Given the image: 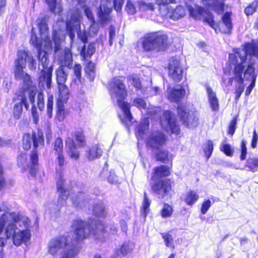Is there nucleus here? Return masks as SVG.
<instances>
[{
	"mask_svg": "<svg viewBox=\"0 0 258 258\" xmlns=\"http://www.w3.org/2000/svg\"><path fill=\"white\" fill-rule=\"evenodd\" d=\"M167 41V35L161 32L148 33L140 39L142 48L146 52H157L164 50Z\"/></svg>",
	"mask_w": 258,
	"mask_h": 258,
	"instance_id": "9",
	"label": "nucleus"
},
{
	"mask_svg": "<svg viewBox=\"0 0 258 258\" xmlns=\"http://www.w3.org/2000/svg\"><path fill=\"white\" fill-rule=\"evenodd\" d=\"M66 146L69 157L75 160H78L79 158L80 154L73 139L70 137L68 138L66 141Z\"/></svg>",
	"mask_w": 258,
	"mask_h": 258,
	"instance_id": "22",
	"label": "nucleus"
},
{
	"mask_svg": "<svg viewBox=\"0 0 258 258\" xmlns=\"http://www.w3.org/2000/svg\"><path fill=\"white\" fill-rule=\"evenodd\" d=\"M108 89L112 100L117 102L122 111V114L119 115L121 121L128 124L132 121V116L130 112V105L123 101L126 96V92L122 81L119 78H113L109 83Z\"/></svg>",
	"mask_w": 258,
	"mask_h": 258,
	"instance_id": "6",
	"label": "nucleus"
},
{
	"mask_svg": "<svg viewBox=\"0 0 258 258\" xmlns=\"http://www.w3.org/2000/svg\"><path fill=\"white\" fill-rule=\"evenodd\" d=\"M31 114L33 122L35 124H37L39 121V114L37 110L36 106L33 105L31 109Z\"/></svg>",
	"mask_w": 258,
	"mask_h": 258,
	"instance_id": "59",
	"label": "nucleus"
},
{
	"mask_svg": "<svg viewBox=\"0 0 258 258\" xmlns=\"http://www.w3.org/2000/svg\"><path fill=\"white\" fill-rule=\"evenodd\" d=\"M123 3L124 0H114L113 6L114 9L117 12H119L121 10Z\"/></svg>",
	"mask_w": 258,
	"mask_h": 258,
	"instance_id": "64",
	"label": "nucleus"
},
{
	"mask_svg": "<svg viewBox=\"0 0 258 258\" xmlns=\"http://www.w3.org/2000/svg\"><path fill=\"white\" fill-rule=\"evenodd\" d=\"M58 96L56 102L66 103L70 96V92L66 85H58Z\"/></svg>",
	"mask_w": 258,
	"mask_h": 258,
	"instance_id": "26",
	"label": "nucleus"
},
{
	"mask_svg": "<svg viewBox=\"0 0 258 258\" xmlns=\"http://www.w3.org/2000/svg\"><path fill=\"white\" fill-rule=\"evenodd\" d=\"M205 5L209 8L216 12L218 14H221L224 10L223 0H203Z\"/></svg>",
	"mask_w": 258,
	"mask_h": 258,
	"instance_id": "24",
	"label": "nucleus"
},
{
	"mask_svg": "<svg viewBox=\"0 0 258 258\" xmlns=\"http://www.w3.org/2000/svg\"><path fill=\"white\" fill-rule=\"evenodd\" d=\"M231 14L230 13H226L222 17L223 24L225 25L226 28H220V30L223 33H229L232 28V24L230 18Z\"/></svg>",
	"mask_w": 258,
	"mask_h": 258,
	"instance_id": "32",
	"label": "nucleus"
},
{
	"mask_svg": "<svg viewBox=\"0 0 258 258\" xmlns=\"http://www.w3.org/2000/svg\"><path fill=\"white\" fill-rule=\"evenodd\" d=\"M154 153L157 160L163 163H166L169 161L168 152L166 150L160 148L159 149L154 150Z\"/></svg>",
	"mask_w": 258,
	"mask_h": 258,
	"instance_id": "33",
	"label": "nucleus"
},
{
	"mask_svg": "<svg viewBox=\"0 0 258 258\" xmlns=\"http://www.w3.org/2000/svg\"><path fill=\"white\" fill-rule=\"evenodd\" d=\"M166 138L164 134L160 132L151 133L148 137L147 144L154 150L159 149L165 143Z\"/></svg>",
	"mask_w": 258,
	"mask_h": 258,
	"instance_id": "17",
	"label": "nucleus"
},
{
	"mask_svg": "<svg viewBox=\"0 0 258 258\" xmlns=\"http://www.w3.org/2000/svg\"><path fill=\"white\" fill-rule=\"evenodd\" d=\"M8 213L10 215L7 223L11 222L7 226L5 234L7 238L12 236L14 244L19 246L30 238L31 233L29 229L30 220L28 217L19 213L13 212Z\"/></svg>",
	"mask_w": 258,
	"mask_h": 258,
	"instance_id": "4",
	"label": "nucleus"
},
{
	"mask_svg": "<svg viewBox=\"0 0 258 258\" xmlns=\"http://www.w3.org/2000/svg\"><path fill=\"white\" fill-rule=\"evenodd\" d=\"M94 213L98 217H103L105 215L104 207L102 205H97L93 210Z\"/></svg>",
	"mask_w": 258,
	"mask_h": 258,
	"instance_id": "51",
	"label": "nucleus"
},
{
	"mask_svg": "<svg viewBox=\"0 0 258 258\" xmlns=\"http://www.w3.org/2000/svg\"><path fill=\"white\" fill-rule=\"evenodd\" d=\"M255 58H258V41L252 40L246 43L243 49H238L234 53L229 54L228 64L224 70V73L230 74L234 68L235 80L242 82V75L243 69L247 66L244 73V79L255 82L256 75L255 73Z\"/></svg>",
	"mask_w": 258,
	"mask_h": 258,
	"instance_id": "1",
	"label": "nucleus"
},
{
	"mask_svg": "<svg viewBox=\"0 0 258 258\" xmlns=\"http://www.w3.org/2000/svg\"><path fill=\"white\" fill-rule=\"evenodd\" d=\"M64 103L56 102V117L59 121H62L66 117Z\"/></svg>",
	"mask_w": 258,
	"mask_h": 258,
	"instance_id": "36",
	"label": "nucleus"
},
{
	"mask_svg": "<svg viewBox=\"0 0 258 258\" xmlns=\"http://www.w3.org/2000/svg\"><path fill=\"white\" fill-rule=\"evenodd\" d=\"M171 188V182L167 179L158 180L151 186L152 190L156 195H158L159 198H163L169 192Z\"/></svg>",
	"mask_w": 258,
	"mask_h": 258,
	"instance_id": "16",
	"label": "nucleus"
},
{
	"mask_svg": "<svg viewBox=\"0 0 258 258\" xmlns=\"http://www.w3.org/2000/svg\"><path fill=\"white\" fill-rule=\"evenodd\" d=\"M128 80L130 83H131L136 88L139 89L140 88L141 82L137 76H132L130 77Z\"/></svg>",
	"mask_w": 258,
	"mask_h": 258,
	"instance_id": "56",
	"label": "nucleus"
},
{
	"mask_svg": "<svg viewBox=\"0 0 258 258\" xmlns=\"http://www.w3.org/2000/svg\"><path fill=\"white\" fill-rule=\"evenodd\" d=\"M220 149L227 156H232L233 154V150H232L231 146L229 144L223 143L221 145Z\"/></svg>",
	"mask_w": 258,
	"mask_h": 258,
	"instance_id": "45",
	"label": "nucleus"
},
{
	"mask_svg": "<svg viewBox=\"0 0 258 258\" xmlns=\"http://www.w3.org/2000/svg\"><path fill=\"white\" fill-rule=\"evenodd\" d=\"M135 247V244L134 242L131 241H125L122 244L120 248V252L123 255H126L133 251Z\"/></svg>",
	"mask_w": 258,
	"mask_h": 258,
	"instance_id": "34",
	"label": "nucleus"
},
{
	"mask_svg": "<svg viewBox=\"0 0 258 258\" xmlns=\"http://www.w3.org/2000/svg\"><path fill=\"white\" fill-rule=\"evenodd\" d=\"M111 12V2H109L106 6H104L102 1L100 6V9L98 12V16L100 20L102 23H106L109 21V14Z\"/></svg>",
	"mask_w": 258,
	"mask_h": 258,
	"instance_id": "23",
	"label": "nucleus"
},
{
	"mask_svg": "<svg viewBox=\"0 0 258 258\" xmlns=\"http://www.w3.org/2000/svg\"><path fill=\"white\" fill-rule=\"evenodd\" d=\"M199 196L196 192L190 190L187 192L185 202L188 205H193L199 199Z\"/></svg>",
	"mask_w": 258,
	"mask_h": 258,
	"instance_id": "39",
	"label": "nucleus"
},
{
	"mask_svg": "<svg viewBox=\"0 0 258 258\" xmlns=\"http://www.w3.org/2000/svg\"><path fill=\"white\" fill-rule=\"evenodd\" d=\"M74 73L76 79L80 80L81 77V66L80 64H76L74 68Z\"/></svg>",
	"mask_w": 258,
	"mask_h": 258,
	"instance_id": "63",
	"label": "nucleus"
},
{
	"mask_svg": "<svg viewBox=\"0 0 258 258\" xmlns=\"http://www.w3.org/2000/svg\"><path fill=\"white\" fill-rule=\"evenodd\" d=\"M169 75L175 82L180 81L182 78V70L177 59L172 58L169 64Z\"/></svg>",
	"mask_w": 258,
	"mask_h": 258,
	"instance_id": "19",
	"label": "nucleus"
},
{
	"mask_svg": "<svg viewBox=\"0 0 258 258\" xmlns=\"http://www.w3.org/2000/svg\"><path fill=\"white\" fill-rule=\"evenodd\" d=\"M28 97V95L26 93H22V96H21V101L18 103H16L13 107V113L14 117L15 119H19L22 115L23 111V105L27 109L28 108V105L27 103V97Z\"/></svg>",
	"mask_w": 258,
	"mask_h": 258,
	"instance_id": "21",
	"label": "nucleus"
},
{
	"mask_svg": "<svg viewBox=\"0 0 258 258\" xmlns=\"http://www.w3.org/2000/svg\"><path fill=\"white\" fill-rule=\"evenodd\" d=\"M102 150L99 145H95L91 147L87 153V158L90 160L98 158L101 156Z\"/></svg>",
	"mask_w": 258,
	"mask_h": 258,
	"instance_id": "31",
	"label": "nucleus"
},
{
	"mask_svg": "<svg viewBox=\"0 0 258 258\" xmlns=\"http://www.w3.org/2000/svg\"><path fill=\"white\" fill-rule=\"evenodd\" d=\"M72 228L74 230V236L77 240H81L89 235L92 236L96 239H100V235L102 234L104 229V226L101 222L94 225V228L91 227V230L89 225L82 220H76L73 222Z\"/></svg>",
	"mask_w": 258,
	"mask_h": 258,
	"instance_id": "8",
	"label": "nucleus"
},
{
	"mask_svg": "<svg viewBox=\"0 0 258 258\" xmlns=\"http://www.w3.org/2000/svg\"><path fill=\"white\" fill-rule=\"evenodd\" d=\"M28 63V68L31 70H35L37 63L36 60L29 55L28 53L24 50L19 51L17 54V58L15 60V66L25 68Z\"/></svg>",
	"mask_w": 258,
	"mask_h": 258,
	"instance_id": "13",
	"label": "nucleus"
},
{
	"mask_svg": "<svg viewBox=\"0 0 258 258\" xmlns=\"http://www.w3.org/2000/svg\"><path fill=\"white\" fill-rule=\"evenodd\" d=\"M206 92L211 109L213 111H218L219 110V103L216 92L209 86H206Z\"/></svg>",
	"mask_w": 258,
	"mask_h": 258,
	"instance_id": "20",
	"label": "nucleus"
},
{
	"mask_svg": "<svg viewBox=\"0 0 258 258\" xmlns=\"http://www.w3.org/2000/svg\"><path fill=\"white\" fill-rule=\"evenodd\" d=\"M75 139L77 142H78L77 146L81 147L84 146L85 144V137L83 133H77L75 134Z\"/></svg>",
	"mask_w": 258,
	"mask_h": 258,
	"instance_id": "53",
	"label": "nucleus"
},
{
	"mask_svg": "<svg viewBox=\"0 0 258 258\" xmlns=\"http://www.w3.org/2000/svg\"><path fill=\"white\" fill-rule=\"evenodd\" d=\"M53 106V97L52 94H48L47 100L46 117L50 119L52 117Z\"/></svg>",
	"mask_w": 258,
	"mask_h": 258,
	"instance_id": "38",
	"label": "nucleus"
},
{
	"mask_svg": "<svg viewBox=\"0 0 258 258\" xmlns=\"http://www.w3.org/2000/svg\"><path fill=\"white\" fill-rule=\"evenodd\" d=\"M72 203L75 207H78L80 203L83 201L84 195L82 193H80L78 195H73L71 196Z\"/></svg>",
	"mask_w": 258,
	"mask_h": 258,
	"instance_id": "47",
	"label": "nucleus"
},
{
	"mask_svg": "<svg viewBox=\"0 0 258 258\" xmlns=\"http://www.w3.org/2000/svg\"><path fill=\"white\" fill-rule=\"evenodd\" d=\"M133 105L137 107L140 110L146 109L147 104L145 100L142 98H137L134 99Z\"/></svg>",
	"mask_w": 258,
	"mask_h": 258,
	"instance_id": "49",
	"label": "nucleus"
},
{
	"mask_svg": "<svg viewBox=\"0 0 258 258\" xmlns=\"http://www.w3.org/2000/svg\"><path fill=\"white\" fill-rule=\"evenodd\" d=\"M185 90L180 86L177 85L173 87L169 86L166 92L167 99L174 102H179L184 96Z\"/></svg>",
	"mask_w": 258,
	"mask_h": 258,
	"instance_id": "18",
	"label": "nucleus"
},
{
	"mask_svg": "<svg viewBox=\"0 0 258 258\" xmlns=\"http://www.w3.org/2000/svg\"><path fill=\"white\" fill-rule=\"evenodd\" d=\"M211 206V202L210 200H207L204 201L202 205L201 211L203 214H205L207 213L209 209Z\"/></svg>",
	"mask_w": 258,
	"mask_h": 258,
	"instance_id": "57",
	"label": "nucleus"
},
{
	"mask_svg": "<svg viewBox=\"0 0 258 258\" xmlns=\"http://www.w3.org/2000/svg\"><path fill=\"white\" fill-rule=\"evenodd\" d=\"M170 171L168 167L166 166L162 165L154 169V174L152 176V179L157 180L158 178L169 175Z\"/></svg>",
	"mask_w": 258,
	"mask_h": 258,
	"instance_id": "27",
	"label": "nucleus"
},
{
	"mask_svg": "<svg viewBox=\"0 0 258 258\" xmlns=\"http://www.w3.org/2000/svg\"><path fill=\"white\" fill-rule=\"evenodd\" d=\"M85 72L88 76L90 81H93L95 77V65L92 62L87 63L85 68Z\"/></svg>",
	"mask_w": 258,
	"mask_h": 258,
	"instance_id": "41",
	"label": "nucleus"
},
{
	"mask_svg": "<svg viewBox=\"0 0 258 258\" xmlns=\"http://www.w3.org/2000/svg\"><path fill=\"white\" fill-rule=\"evenodd\" d=\"M50 11L55 14H60L62 11V5L60 0H46Z\"/></svg>",
	"mask_w": 258,
	"mask_h": 258,
	"instance_id": "28",
	"label": "nucleus"
},
{
	"mask_svg": "<svg viewBox=\"0 0 258 258\" xmlns=\"http://www.w3.org/2000/svg\"><path fill=\"white\" fill-rule=\"evenodd\" d=\"M247 166L253 170L256 167H258V159L257 158H249L247 161Z\"/></svg>",
	"mask_w": 258,
	"mask_h": 258,
	"instance_id": "55",
	"label": "nucleus"
},
{
	"mask_svg": "<svg viewBox=\"0 0 258 258\" xmlns=\"http://www.w3.org/2000/svg\"><path fill=\"white\" fill-rule=\"evenodd\" d=\"M149 119L148 118L144 119L136 128V136L138 139H142L143 136L148 129Z\"/></svg>",
	"mask_w": 258,
	"mask_h": 258,
	"instance_id": "30",
	"label": "nucleus"
},
{
	"mask_svg": "<svg viewBox=\"0 0 258 258\" xmlns=\"http://www.w3.org/2000/svg\"><path fill=\"white\" fill-rule=\"evenodd\" d=\"M81 18L80 12L76 9L71 13L70 20H67L66 23L63 21H58L54 25L52 35L55 51L59 50L61 41L64 37L60 28V24L61 26H63V28L66 26L67 33L71 41L74 39L75 36V32H77L78 37L82 42L85 43L87 41V32L85 30L82 31L81 29L80 25Z\"/></svg>",
	"mask_w": 258,
	"mask_h": 258,
	"instance_id": "3",
	"label": "nucleus"
},
{
	"mask_svg": "<svg viewBox=\"0 0 258 258\" xmlns=\"http://www.w3.org/2000/svg\"><path fill=\"white\" fill-rule=\"evenodd\" d=\"M63 175L61 173L57 175V189L59 192V197L57 200L56 210H59L62 207L66 205V201L68 198L69 192L67 190L64 185Z\"/></svg>",
	"mask_w": 258,
	"mask_h": 258,
	"instance_id": "15",
	"label": "nucleus"
},
{
	"mask_svg": "<svg viewBox=\"0 0 258 258\" xmlns=\"http://www.w3.org/2000/svg\"><path fill=\"white\" fill-rule=\"evenodd\" d=\"M185 6L190 17L196 19L203 20L216 31L213 17L210 12L193 4L192 0H187Z\"/></svg>",
	"mask_w": 258,
	"mask_h": 258,
	"instance_id": "10",
	"label": "nucleus"
},
{
	"mask_svg": "<svg viewBox=\"0 0 258 258\" xmlns=\"http://www.w3.org/2000/svg\"><path fill=\"white\" fill-rule=\"evenodd\" d=\"M161 125L166 131L178 135L179 127L176 124L174 116L169 111H164L160 119Z\"/></svg>",
	"mask_w": 258,
	"mask_h": 258,
	"instance_id": "12",
	"label": "nucleus"
},
{
	"mask_svg": "<svg viewBox=\"0 0 258 258\" xmlns=\"http://www.w3.org/2000/svg\"><path fill=\"white\" fill-rule=\"evenodd\" d=\"M24 67L14 66V74L16 80L23 81L22 87V93H26L28 95L30 102L34 104L35 96L37 93V106L40 110H42L44 106V95L42 91L37 92L36 86L33 84L31 76L25 73Z\"/></svg>",
	"mask_w": 258,
	"mask_h": 258,
	"instance_id": "7",
	"label": "nucleus"
},
{
	"mask_svg": "<svg viewBox=\"0 0 258 258\" xmlns=\"http://www.w3.org/2000/svg\"><path fill=\"white\" fill-rule=\"evenodd\" d=\"M204 150L207 159H209L213 151V145L211 141H207Z\"/></svg>",
	"mask_w": 258,
	"mask_h": 258,
	"instance_id": "48",
	"label": "nucleus"
},
{
	"mask_svg": "<svg viewBox=\"0 0 258 258\" xmlns=\"http://www.w3.org/2000/svg\"><path fill=\"white\" fill-rule=\"evenodd\" d=\"M84 12L85 14L88 19V20L90 21V32H93V33H96L97 32V30L95 29V23L94 18V16L91 11L89 9V8L85 6L84 7Z\"/></svg>",
	"mask_w": 258,
	"mask_h": 258,
	"instance_id": "35",
	"label": "nucleus"
},
{
	"mask_svg": "<svg viewBox=\"0 0 258 258\" xmlns=\"http://www.w3.org/2000/svg\"><path fill=\"white\" fill-rule=\"evenodd\" d=\"M258 7V1L254 2L251 5L245 9V13L246 15H252Z\"/></svg>",
	"mask_w": 258,
	"mask_h": 258,
	"instance_id": "52",
	"label": "nucleus"
},
{
	"mask_svg": "<svg viewBox=\"0 0 258 258\" xmlns=\"http://www.w3.org/2000/svg\"><path fill=\"white\" fill-rule=\"evenodd\" d=\"M167 16L173 20L179 19L186 15V10L182 6H178L173 10L170 11L169 8H167Z\"/></svg>",
	"mask_w": 258,
	"mask_h": 258,
	"instance_id": "25",
	"label": "nucleus"
},
{
	"mask_svg": "<svg viewBox=\"0 0 258 258\" xmlns=\"http://www.w3.org/2000/svg\"><path fill=\"white\" fill-rule=\"evenodd\" d=\"M244 85L242 82H240L238 87H237L235 94V100L237 101L240 98L241 94L242 93L244 90Z\"/></svg>",
	"mask_w": 258,
	"mask_h": 258,
	"instance_id": "58",
	"label": "nucleus"
},
{
	"mask_svg": "<svg viewBox=\"0 0 258 258\" xmlns=\"http://www.w3.org/2000/svg\"><path fill=\"white\" fill-rule=\"evenodd\" d=\"M36 22L39 30L41 38H39L36 36L33 28L30 42L37 49L38 58L43 68L39 77V84L42 87L45 84L46 88L50 89L51 84L52 67L48 66V60L46 51L52 48V43L49 37V29L45 19L39 18Z\"/></svg>",
	"mask_w": 258,
	"mask_h": 258,
	"instance_id": "2",
	"label": "nucleus"
},
{
	"mask_svg": "<svg viewBox=\"0 0 258 258\" xmlns=\"http://www.w3.org/2000/svg\"><path fill=\"white\" fill-rule=\"evenodd\" d=\"M125 9L129 14L133 15L136 13V8L131 1H127Z\"/></svg>",
	"mask_w": 258,
	"mask_h": 258,
	"instance_id": "60",
	"label": "nucleus"
},
{
	"mask_svg": "<svg viewBox=\"0 0 258 258\" xmlns=\"http://www.w3.org/2000/svg\"><path fill=\"white\" fill-rule=\"evenodd\" d=\"M18 166L22 168V170H26L28 165L27 163V156L25 152H21L17 156Z\"/></svg>",
	"mask_w": 258,
	"mask_h": 258,
	"instance_id": "37",
	"label": "nucleus"
},
{
	"mask_svg": "<svg viewBox=\"0 0 258 258\" xmlns=\"http://www.w3.org/2000/svg\"><path fill=\"white\" fill-rule=\"evenodd\" d=\"M144 199L143 203L142 208V212L144 217H146L147 214L149 212V207L150 206V201L147 197V194L144 192Z\"/></svg>",
	"mask_w": 258,
	"mask_h": 258,
	"instance_id": "43",
	"label": "nucleus"
},
{
	"mask_svg": "<svg viewBox=\"0 0 258 258\" xmlns=\"http://www.w3.org/2000/svg\"><path fill=\"white\" fill-rule=\"evenodd\" d=\"M72 61V55L69 48L64 50V64L69 66Z\"/></svg>",
	"mask_w": 258,
	"mask_h": 258,
	"instance_id": "54",
	"label": "nucleus"
},
{
	"mask_svg": "<svg viewBox=\"0 0 258 258\" xmlns=\"http://www.w3.org/2000/svg\"><path fill=\"white\" fill-rule=\"evenodd\" d=\"M56 75L57 86L66 85L68 73L64 68L62 67H59L56 71Z\"/></svg>",
	"mask_w": 258,
	"mask_h": 258,
	"instance_id": "29",
	"label": "nucleus"
},
{
	"mask_svg": "<svg viewBox=\"0 0 258 258\" xmlns=\"http://www.w3.org/2000/svg\"><path fill=\"white\" fill-rule=\"evenodd\" d=\"M54 150L57 154L61 153L63 150V142L60 138H57L54 143Z\"/></svg>",
	"mask_w": 258,
	"mask_h": 258,
	"instance_id": "46",
	"label": "nucleus"
},
{
	"mask_svg": "<svg viewBox=\"0 0 258 258\" xmlns=\"http://www.w3.org/2000/svg\"><path fill=\"white\" fill-rule=\"evenodd\" d=\"M173 212L172 207L168 204L165 203L161 211V214L163 218L169 217Z\"/></svg>",
	"mask_w": 258,
	"mask_h": 258,
	"instance_id": "44",
	"label": "nucleus"
},
{
	"mask_svg": "<svg viewBox=\"0 0 258 258\" xmlns=\"http://www.w3.org/2000/svg\"><path fill=\"white\" fill-rule=\"evenodd\" d=\"M30 160L32 164L34 165H36L38 162V154L37 149L34 148V150L32 152L30 155Z\"/></svg>",
	"mask_w": 258,
	"mask_h": 258,
	"instance_id": "61",
	"label": "nucleus"
},
{
	"mask_svg": "<svg viewBox=\"0 0 258 258\" xmlns=\"http://www.w3.org/2000/svg\"><path fill=\"white\" fill-rule=\"evenodd\" d=\"M8 212H6L0 217V234L3 231L5 225L7 223L9 220Z\"/></svg>",
	"mask_w": 258,
	"mask_h": 258,
	"instance_id": "50",
	"label": "nucleus"
},
{
	"mask_svg": "<svg viewBox=\"0 0 258 258\" xmlns=\"http://www.w3.org/2000/svg\"><path fill=\"white\" fill-rule=\"evenodd\" d=\"M35 149L42 147L44 145L43 135L41 132H38L37 134H24L22 138V146L24 150H29L32 145Z\"/></svg>",
	"mask_w": 258,
	"mask_h": 258,
	"instance_id": "11",
	"label": "nucleus"
},
{
	"mask_svg": "<svg viewBox=\"0 0 258 258\" xmlns=\"http://www.w3.org/2000/svg\"><path fill=\"white\" fill-rule=\"evenodd\" d=\"M247 154V148L246 147L245 142L242 141L241 145V156L240 158L243 160L246 158V155Z\"/></svg>",
	"mask_w": 258,
	"mask_h": 258,
	"instance_id": "62",
	"label": "nucleus"
},
{
	"mask_svg": "<svg viewBox=\"0 0 258 258\" xmlns=\"http://www.w3.org/2000/svg\"><path fill=\"white\" fill-rule=\"evenodd\" d=\"M48 252L59 258H75L80 251V247L71 238L60 235L51 239L47 244Z\"/></svg>",
	"mask_w": 258,
	"mask_h": 258,
	"instance_id": "5",
	"label": "nucleus"
},
{
	"mask_svg": "<svg viewBox=\"0 0 258 258\" xmlns=\"http://www.w3.org/2000/svg\"><path fill=\"white\" fill-rule=\"evenodd\" d=\"M162 236L164 239L165 245L172 249H174L175 246L173 242V238L172 235L168 233H162Z\"/></svg>",
	"mask_w": 258,
	"mask_h": 258,
	"instance_id": "42",
	"label": "nucleus"
},
{
	"mask_svg": "<svg viewBox=\"0 0 258 258\" xmlns=\"http://www.w3.org/2000/svg\"><path fill=\"white\" fill-rule=\"evenodd\" d=\"M178 116L184 125L188 127H195L198 124V119L196 115L189 112L184 107L179 106L177 108Z\"/></svg>",
	"mask_w": 258,
	"mask_h": 258,
	"instance_id": "14",
	"label": "nucleus"
},
{
	"mask_svg": "<svg viewBox=\"0 0 258 258\" xmlns=\"http://www.w3.org/2000/svg\"><path fill=\"white\" fill-rule=\"evenodd\" d=\"M95 51V47L94 44L91 43L89 44L87 49L85 46L83 47L81 51V55L84 59L86 57L91 56L94 53Z\"/></svg>",
	"mask_w": 258,
	"mask_h": 258,
	"instance_id": "40",
	"label": "nucleus"
}]
</instances>
